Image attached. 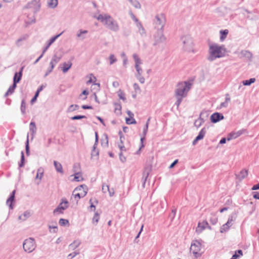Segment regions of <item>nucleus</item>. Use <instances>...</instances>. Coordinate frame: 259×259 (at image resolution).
Wrapping results in <instances>:
<instances>
[{"label":"nucleus","instance_id":"b1692460","mask_svg":"<svg viewBox=\"0 0 259 259\" xmlns=\"http://www.w3.org/2000/svg\"><path fill=\"white\" fill-rule=\"evenodd\" d=\"M17 85L13 83V85L11 86L7 92H6L5 94V96H8L10 94H12L15 91V88H16Z\"/></svg>","mask_w":259,"mask_h":259},{"label":"nucleus","instance_id":"412c9836","mask_svg":"<svg viewBox=\"0 0 259 259\" xmlns=\"http://www.w3.org/2000/svg\"><path fill=\"white\" fill-rule=\"evenodd\" d=\"M228 33H229V31L227 29L220 31V34H221L220 39L222 41H223L225 40V39L226 38L227 35H228Z\"/></svg>","mask_w":259,"mask_h":259},{"label":"nucleus","instance_id":"603ef678","mask_svg":"<svg viewBox=\"0 0 259 259\" xmlns=\"http://www.w3.org/2000/svg\"><path fill=\"white\" fill-rule=\"evenodd\" d=\"M178 160H177H177H175V161H174V162H173L170 164V165L169 166V168H172V167L174 166V165H175V164H176L178 163Z\"/></svg>","mask_w":259,"mask_h":259},{"label":"nucleus","instance_id":"69168bd1","mask_svg":"<svg viewBox=\"0 0 259 259\" xmlns=\"http://www.w3.org/2000/svg\"><path fill=\"white\" fill-rule=\"evenodd\" d=\"M128 130V127H126V126H124L123 127V131L124 132V133H126L127 132Z\"/></svg>","mask_w":259,"mask_h":259},{"label":"nucleus","instance_id":"72a5a7b5","mask_svg":"<svg viewBox=\"0 0 259 259\" xmlns=\"http://www.w3.org/2000/svg\"><path fill=\"white\" fill-rule=\"evenodd\" d=\"M80 243V242L79 240H75L70 245V247L72 249H75L79 245Z\"/></svg>","mask_w":259,"mask_h":259},{"label":"nucleus","instance_id":"13d9d810","mask_svg":"<svg viewBox=\"0 0 259 259\" xmlns=\"http://www.w3.org/2000/svg\"><path fill=\"white\" fill-rule=\"evenodd\" d=\"M134 89L135 90H139V91L140 90V88L138 84L135 83L134 84Z\"/></svg>","mask_w":259,"mask_h":259},{"label":"nucleus","instance_id":"9d476101","mask_svg":"<svg viewBox=\"0 0 259 259\" xmlns=\"http://www.w3.org/2000/svg\"><path fill=\"white\" fill-rule=\"evenodd\" d=\"M242 134V131H238L237 132H232L228 135L227 140L228 141H230L233 139H236L237 138L241 136Z\"/></svg>","mask_w":259,"mask_h":259},{"label":"nucleus","instance_id":"f03ea898","mask_svg":"<svg viewBox=\"0 0 259 259\" xmlns=\"http://www.w3.org/2000/svg\"><path fill=\"white\" fill-rule=\"evenodd\" d=\"M97 19L112 31H116L119 29L117 22L109 15L100 14Z\"/></svg>","mask_w":259,"mask_h":259},{"label":"nucleus","instance_id":"680f3d73","mask_svg":"<svg viewBox=\"0 0 259 259\" xmlns=\"http://www.w3.org/2000/svg\"><path fill=\"white\" fill-rule=\"evenodd\" d=\"M226 138H222L221 140V141L220 142V144H224V143H226Z\"/></svg>","mask_w":259,"mask_h":259},{"label":"nucleus","instance_id":"0eeeda50","mask_svg":"<svg viewBox=\"0 0 259 259\" xmlns=\"http://www.w3.org/2000/svg\"><path fill=\"white\" fill-rule=\"evenodd\" d=\"M68 207V202L66 199H62L58 207L54 210V214L62 213L63 211Z\"/></svg>","mask_w":259,"mask_h":259},{"label":"nucleus","instance_id":"20e7f679","mask_svg":"<svg viewBox=\"0 0 259 259\" xmlns=\"http://www.w3.org/2000/svg\"><path fill=\"white\" fill-rule=\"evenodd\" d=\"M87 191L88 189L86 186L80 185L74 190L71 199L77 203L81 198L84 197L86 195Z\"/></svg>","mask_w":259,"mask_h":259},{"label":"nucleus","instance_id":"423d86ee","mask_svg":"<svg viewBox=\"0 0 259 259\" xmlns=\"http://www.w3.org/2000/svg\"><path fill=\"white\" fill-rule=\"evenodd\" d=\"M35 247V242L32 238L26 239L23 243V248L26 252H31L34 250Z\"/></svg>","mask_w":259,"mask_h":259},{"label":"nucleus","instance_id":"a18cd8bd","mask_svg":"<svg viewBox=\"0 0 259 259\" xmlns=\"http://www.w3.org/2000/svg\"><path fill=\"white\" fill-rule=\"evenodd\" d=\"M78 106L77 105H71V106H70V107L69 108V110L70 111H74L78 108Z\"/></svg>","mask_w":259,"mask_h":259},{"label":"nucleus","instance_id":"39448f33","mask_svg":"<svg viewBox=\"0 0 259 259\" xmlns=\"http://www.w3.org/2000/svg\"><path fill=\"white\" fill-rule=\"evenodd\" d=\"M190 251L195 257H198L201 255L203 251L201 250V244L197 241H194L191 246Z\"/></svg>","mask_w":259,"mask_h":259},{"label":"nucleus","instance_id":"393cba45","mask_svg":"<svg viewBox=\"0 0 259 259\" xmlns=\"http://www.w3.org/2000/svg\"><path fill=\"white\" fill-rule=\"evenodd\" d=\"M48 6L51 8H54L58 5V0H49Z\"/></svg>","mask_w":259,"mask_h":259},{"label":"nucleus","instance_id":"7ed1b4c3","mask_svg":"<svg viewBox=\"0 0 259 259\" xmlns=\"http://www.w3.org/2000/svg\"><path fill=\"white\" fill-rule=\"evenodd\" d=\"M226 49L223 46L218 45H211L209 46V59L213 60L217 58H221L225 55Z\"/></svg>","mask_w":259,"mask_h":259},{"label":"nucleus","instance_id":"a878e982","mask_svg":"<svg viewBox=\"0 0 259 259\" xmlns=\"http://www.w3.org/2000/svg\"><path fill=\"white\" fill-rule=\"evenodd\" d=\"M243 255L242 251L241 250H238L235 252V254L233 255L231 259H237Z\"/></svg>","mask_w":259,"mask_h":259},{"label":"nucleus","instance_id":"6e6d98bb","mask_svg":"<svg viewBox=\"0 0 259 259\" xmlns=\"http://www.w3.org/2000/svg\"><path fill=\"white\" fill-rule=\"evenodd\" d=\"M120 160H121L122 162H123V161H125V160H126L125 157L124 156H123L122 155L121 153H120Z\"/></svg>","mask_w":259,"mask_h":259},{"label":"nucleus","instance_id":"cd10ccee","mask_svg":"<svg viewBox=\"0 0 259 259\" xmlns=\"http://www.w3.org/2000/svg\"><path fill=\"white\" fill-rule=\"evenodd\" d=\"M126 123L127 124H136L137 123L134 117H126L125 118Z\"/></svg>","mask_w":259,"mask_h":259},{"label":"nucleus","instance_id":"3c124183","mask_svg":"<svg viewBox=\"0 0 259 259\" xmlns=\"http://www.w3.org/2000/svg\"><path fill=\"white\" fill-rule=\"evenodd\" d=\"M251 189L252 190H256L259 189V184L254 185L252 187Z\"/></svg>","mask_w":259,"mask_h":259},{"label":"nucleus","instance_id":"79ce46f5","mask_svg":"<svg viewBox=\"0 0 259 259\" xmlns=\"http://www.w3.org/2000/svg\"><path fill=\"white\" fill-rule=\"evenodd\" d=\"M86 116L84 115H77L71 117V119L72 120H77V119H80L82 118H85Z\"/></svg>","mask_w":259,"mask_h":259},{"label":"nucleus","instance_id":"f3484780","mask_svg":"<svg viewBox=\"0 0 259 259\" xmlns=\"http://www.w3.org/2000/svg\"><path fill=\"white\" fill-rule=\"evenodd\" d=\"M15 192H16V191L14 190L12 192L11 196H10V197L8 198V199L7 201V204L8 205H9L11 208H13L12 204H13V201L14 200Z\"/></svg>","mask_w":259,"mask_h":259},{"label":"nucleus","instance_id":"f8f14e48","mask_svg":"<svg viewBox=\"0 0 259 259\" xmlns=\"http://www.w3.org/2000/svg\"><path fill=\"white\" fill-rule=\"evenodd\" d=\"M23 69L24 67H22L19 72L16 73L15 74L13 79V83H15L16 84H17V83H18L21 79Z\"/></svg>","mask_w":259,"mask_h":259},{"label":"nucleus","instance_id":"09e8293b","mask_svg":"<svg viewBox=\"0 0 259 259\" xmlns=\"http://www.w3.org/2000/svg\"><path fill=\"white\" fill-rule=\"evenodd\" d=\"M24 160V155L23 152H21V161L22 163L20 164V166L22 167L23 165V161Z\"/></svg>","mask_w":259,"mask_h":259},{"label":"nucleus","instance_id":"aec40b11","mask_svg":"<svg viewBox=\"0 0 259 259\" xmlns=\"http://www.w3.org/2000/svg\"><path fill=\"white\" fill-rule=\"evenodd\" d=\"M54 164L57 171L62 174L63 172V170L61 164L56 161H54Z\"/></svg>","mask_w":259,"mask_h":259},{"label":"nucleus","instance_id":"e433bc0d","mask_svg":"<svg viewBox=\"0 0 259 259\" xmlns=\"http://www.w3.org/2000/svg\"><path fill=\"white\" fill-rule=\"evenodd\" d=\"M96 146L97 144L95 143L93 147V149L92 152V155L93 156H98L99 155V152L96 150Z\"/></svg>","mask_w":259,"mask_h":259},{"label":"nucleus","instance_id":"bf43d9fd","mask_svg":"<svg viewBox=\"0 0 259 259\" xmlns=\"http://www.w3.org/2000/svg\"><path fill=\"white\" fill-rule=\"evenodd\" d=\"M253 198L256 199H259V193H256L253 195Z\"/></svg>","mask_w":259,"mask_h":259},{"label":"nucleus","instance_id":"2eb2a0df","mask_svg":"<svg viewBox=\"0 0 259 259\" xmlns=\"http://www.w3.org/2000/svg\"><path fill=\"white\" fill-rule=\"evenodd\" d=\"M206 133V131L204 128H202L199 132L198 135L196 137L195 139L193 142V144L195 145L198 141L202 139Z\"/></svg>","mask_w":259,"mask_h":259},{"label":"nucleus","instance_id":"bb28decb","mask_svg":"<svg viewBox=\"0 0 259 259\" xmlns=\"http://www.w3.org/2000/svg\"><path fill=\"white\" fill-rule=\"evenodd\" d=\"M114 106V112L117 114H120L121 110V106L119 103H115Z\"/></svg>","mask_w":259,"mask_h":259},{"label":"nucleus","instance_id":"dca6fc26","mask_svg":"<svg viewBox=\"0 0 259 259\" xmlns=\"http://www.w3.org/2000/svg\"><path fill=\"white\" fill-rule=\"evenodd\" d=\"M88 78H89V80L87 81V83L90 84L94 83V85L97 86L98 90H99L100 88V84L95 83L97 80L96 77H95L93 74H90L88 76Z\"/></svg>","mask_w":259,"mask_h":259},{"label":"nucleus","instance_id":"5fc2aeb1","mask_svg":"<svg viewBox=\"0 0 259 259\" xmlns=\"http://www.w3.org/2000/svg\"><path fill=\"white\" fill-rule=\"evenodd\" d=\"M149 119H148V121L146 123V127H145V129L144 130V133L146 134V132H147V130H148V124H149Z\"/></svg>","mask_w":259,"mask_h":259},{"label":"nucleus","instance_id":"37998d69","mask_svg":"<svg viewBox=\"0 0 259 259\" xmlns=\"http://www.w3.org/2000/svg\"><path fill=\"white\" fill-rule=\"evenodd\" d=\"M60 57H57V56L55 55L53 57L52 59V61H53L55 64H57V63L60 61Z\"/></svg>","mask_w":259,"mask_h":259},{"label":"nucleus","instance_id":"473e14b6","mask_svg":"<svg viewBox=\"0 0 259 259\" xmlns=\"http://www.w3.org/2000/svg\"><path fill=\"white\" fill-rule=\"evenodd\" d=\"M247 175H248V170L246 169H242L240 172L239 176L242 179H244V178H246L247 176Z\"/></svg>","mask_w":259,"mask_h":259},{"label":"nucleus","instance_id":"f257e3e1","mask_svg":"<svg viewBox=\"0 0 259 259\" xmlns=\"http://www.w3.org/2000/svg\"><path fill=\"white\" fill-rule=\"evenodd\" d=\"M191 87V83L187 82H179L177 85L175 94L177 99V106L178 107L182 102V98L186 96L188 92Z\"/></svg>","mask_w":259,"mask_h":259},{"label":"nucleus","instance_id":"4c0bfd02","mask_svg":"<svg viewBox=\"0 0 259 259\" xmlns=\"http://www.w3.org/2000/svg\"><path fill=\"white\" fill-rule=\"evenodd\" d=\"M135 68L136 69L137 73L139 75H141L142 73V68L140 67V65H135Z\"/></svg>","mask_w":259,"mask_h":259},{"label":"nucleus","instance_id":"c85d7f7f","mask_svg":"<svg viewBox=\"0 0 259 259\" xmlns=\"http://www.w3.org/2000/svg\"><path fill=\"white\" fill-rule=\"evenodd\" d=\"M133 58L135 62V65H141L142 64V61L137 55L134 54Z\"/></svg>","mask_w":259,"mask_h":259},{"label":"nucleus","instance_id":"49530a36","mask_svg":"<svg viewBox=\"0 0 259 259\" xmlns=\"http://www.w3.org/2000/svg\"><path fill=\"white\" fill-rule=\"evenodd\" d=\"M137 77L139 79V81L142 83H144L145 82V78L142 76H141V75H137Z\"/></svg>","mask_w":259,"mask_h":259},{"label":"nucleus","instance_id":"9b49d317","mask_svg":"<svg viewBox=\"0 0 259 259\" xmlns=\"http://www.w3.org/2000/svg\"><path fill=\"white\" fill-rule=\"evenodd\" d=\"M102 190L104 193H108L110 196H113L114 194V190L113 188H110L109 186L104 184L102 186Z\"/></svg>","mask_w":259,"mask_h":259},{"label":"nucleus","instance_id":"8fccbe9b","mask_svg":"<svg viewBox=\"0 0 259 259\" xmlns=\"http://www.w3.org/2000/svg\"><path fill=\"white\" fill-rule=\"evenodd\" d=\"M82 108L84 109H92L93 108L92 106H88V105H82Z\"/></svg>","mask_w":259,"mask_h":259},{"label":"nucleus","instance_id":"e2e57ef3","mask_svg":"<svg viewBox=\"0 0 259 259\" xmlns=\"http://www.w3.org/2000/svg\"><path fill=\"white\" fill-rule=\"evenodd\" d=\"M28 149H29V147H28V140L27 141V145L26 146V152L28 153Z\"/></svg>","mask_w":259,"mask_h":259},{"label":"nucleus","instance_id":"c03bdc74","mask_svg":"<svg viewBox=\"0 0 259 259\" xmlns=\"http://www.w3.org/2000/svg\"><path fill=\"white\" fill-rule=\"evenodd\" d=\"M30 130H32L33 133H34L35 132L36 126H35V124L34 122H32L30 123Z\"/></svg>","mask_w":259,"mask_h":259},{"label":"nucleus","instance_id":"7c9ffc66","mask_svg":"<svg viewBox=\"0 0 259 259\" xmlns=\"http://www.w3.org/2000/svg\"><path fill=\"white\" fill-rule=\"evenodd\" d=\"M117 95H118V97H119L120 99H121V100H123V101H124V100H125V99H126V98H125V94H124V93L122 91H121V90H119L117 92Z\"/></svg>","mask_w":259,"mask_h":259},{"label":"nucleus","instance_id":"4d7b16f0","mask_svg":"<svg viewBox=\"0 0 259 259\" xmlns=\"http://www.w3.org/2000/svg\"><path fill=\"white\" fill-rule=\"evenodd\" d=\"M127 114H128L129 117H134V114L131 112L130 111H127Z\"/></svg>","mask_w":259,"mask_h":259},{"label":"nucleus","instance_id":"5701e85b","mask_svg":"<svg viewBox=\"0 0 259 259\" xmlns=\"http://www.w3.org/2000/svg\"><path fill=\"white\" fill-rule=\"evenodd\" d=\"M61 35V34L57 35L56 36H55L54 37H52L49 41L47 46L46 47V49L43 51V53H45V52L47 50V49L50 47V46L55 41V40Z\"/></svg>","mask_w":259,"mask_h":259},{"label":"nucleus","instance_id":"0e129e2a","mask_svg":"<svg viewBox=\"0 0 259 259\" xmlns=\"http://www.w3.org/2000/svg\"><path fill=\"white\" fill-rule=\"evenodd\" d=\"M37 98L34 97L31 100V103L33 104L36 100Z\"/></svg>","mask_w":259,"mask_h":259},{"label":"nucleus","instance_id":"338daca9","mask_svg":"<svg viewBox=\"0 0 259 259\" xmlns=\"http://www.w3.org/2000/svg\"><path fill=\"white\" fill-rule=\"evenodd\" d=\"M42 89H43V87H42V86H41V87H40L37 89V91H38V92H39L40 93V92L42 91Z\"/></svg>","mask_w":259,"mask_h":259},{"label":"nucleus","instance_id":"de8ad7c7","mask_svg":"<svg viewBox=\"0 0 259 259\" xmlns=\"http://www.w3.org/2000/svg\"><path fill=\"white\" fill-rule=\"evenodd\" d=\"M88 32L87 30H80L79 33L77 34V36L78 37H81L82 34H85Z\"/></svg>","mask_w":259,"mask_h":259},{"label":"nucleus","instance_id":"a211bd4d","mask_svg":"<svg viewBox=\"0 0 259 259\" xmlns=\"http://www.w3.org/2000/svg\"><path fill=\"white\" fill-rule=\"evenodd\" d=\"M44 175V170L41 168H39L37 170V174L35 177L36 180H38V181L37 182V184H38L41 180Z\"/></svg>","mask_w":259,"mask_h":259},{"label":"nucleus","instance_id":"052dcab7","mask_svg":"<svg viewBox=\"0 0 259 259\" xmlns=\"http://www.w3.org/2000/svg\"><path fill=\"white\" fill-rule=\"evenodd\" d=\"M56 64H55L53 61H51L50 65L51 66V70H52Z\"/></svg>","mask_w":259,"mask_h":259},{"label":"nucleus","instance_id":"f704fd0d","mask_svg":"<svg viewBox=\"0 0 259 259\" xmlns=\"http://www.w3.org/2000/svg\"><path fill=\"white\" fill-rule=\"evenodd\" d=\"M59 223L61 226L69 225V221L67 220L61 219L59 220Z\"/></svg>","mask_w":259,"mask_h":259},{"label":"nucleus","instance_id":"58836bf2","mask_svg":"<svg viewBox=\"0 0 259 259\" xmlns=\"http://www.w3.org/2000/svg\"><path fill=\"white\" fill-rule=\"evenodd\" d=\"M25 109H26V103L24 100H23L21 102V110L23 113H24L25 112Z\"/></svg>","mask_w":259,"mask_h":259},{"label":"nucleus","instance_id":"4468645a","mask_svg":"<svg viewBox=\"0 0 259 259\" xmlns=\"http://www.w3.org/2000/svg\"><path fill=\"white\" fill-rule=\"evenodd\" d=\"M223 118V116H222L219 113H213L210 116L211 121L213 123L217 122Z\"/></svg>","mask_w":259,"mask_h":259},{"label":"nucleus","instance_id":"6ab92c4d","mask_svg":"<svg viewBox=\"0 0 259 259\" xmlns=\"http://www.w3.org/2000/svg\"><path fill=\"white\" fill-rule=\"evenodd\" d=\"M62 65V70L63 72H66L71 68L72 63L70 62H65Z\"/></svg>","mask_w":259,"mask_h":259},{"label":"nucleus","instance_id":"2f4dec72","mask_svg":"<svg viewBox=\"0 0 259 259\" xmlns=\"http://www.w3.org/2000/svg\"><path fill=\"white\" fill-rule=\"evenodd\" d=\"M255 80L254 78H250L249 80H246L243 81V84L244 85H249L251 84L252 83H253Z\"/></svg>","mask_w":259,"mask_h":259},{"label":"nucleus","instance_id":"864d4df0","mask_svg":"<svg viewBox=\"0 0 259 259\" xmlns=\"http://www.w3.org/2000/svg\"><path fill=\"white\" fill-rule=\"evenodd\" d=\"M144 140V138H142L141 139V147H140V149H139V151H140V149H141V148H143V147H144V144H143Z\"/></svg>","mask_w":259,"mask_h":259},{"label":"nucleus","instance_id":"a19ab883","mask_svg":"<svg viewBox=\"0 0 259 259\" xmlns=\"http://www.w3.org/2000/svg\"><path fill=\"white\" fill-rule=\"evenodd\" d=\"M109 60H110V64H112L113 63H114V62H115L116 61V59L115 57V56H114V55H110V57H109Z\"/></svg>","mask_w":259,"mask_h":259},{"label":"nucleus","instance_id":"ddd939ff","mask_svg":"<svg viewBox=\"0 0 259 259\" xmlns=\"http://www.w3.org/2000/svg\"><path fill=\"white\" fill-rule=\"evenodd\" d=\"M156 24L162 28L165 21L164 16L162 14L157 16H156Z\"/></svg>","mask_w":259,"mask_h":259},{"label":"nucleus","instance_id":"c756f323","mask_svg":"<svg viewBox=\"0 0 259 259\" xmlns=\"http://www.w3.org/2000/svg\"><path fill=\"white\" fill-rule=\"evenodd\" d=\"M118 146L121 152L125 151L126 150L125 148L123 145L121 137L120 138V142L118 143Z\"/></svg>","mask_w":259,"mask_h":259},{"label":"nucleus","instance_id":"774afa93","mask_svg":"<svg viewBox=\"0 0 259 259\" xmlns=\"http://www.w3.org/2000/svg\"><path fill=\"white\" fill-rule=\"evenodd\" d=\"M39 92H38V91H36V93H35V94L34 97H35V98H37V97H38V95H39Z\"/></svg>","mask_w":259,"mask_h":259},{"label":"nucleus","instance_id":"6e6552de","mask_svg":"<svg viewBox=\"0 0 259 259\" xmlns=\"http://www.w3.org/2000/svg\"><path fill=\"white\" fill-rule=\"evenodd\" d=\"M208 227L209 225L207 221H203L201 222H199L196 229V232L197 233H201L204 230Z\"/></svg>","mask_w":259,"mask_h":259},{"label":"nucleus","instance_id":"1a4fd4ad","mask_svg":"<svg viewBox=\"0 0 259 259\" xmlns=\"http://www.w3.org/2000/svg\"><path fill=\"white\" fill-rule=\"evenodd\" d=\"M234 219L233 217L229 219L228 222L225 224L223 225L221 228V232L223 233L228 231L230 227L233 225Z\"/></svg>","mask_w":259,"mask_h":259},{"label":"nucleus","instance_id":"c9c22d12","mask_svg":"<svg viewBox=\"0 0 259 259\" xmlns=\"http://www.w3.org/2000/svg\"><path fill=\"white\" fill-rule=\"evenodd\" d=\"M100 219V215L98 213H95L93 218V223L94 224H97Z\"/></svg>","mask_w":259,"mask_h":259},{"label":"nucleus","instance_id":"4be33fe9","mask_svg":"<svg viewBox=\"0 0 259 259\" xmlns=\"http://www.w3.org/2000/svg\"><path fill=\"white\" fill-rule=\"evenodd\" d=\"M74 181L76 182L82 181L83 180V178L82 176V175L80 172H76L74 175Z\"/></svg>","mask_w":259,"mask_h":259},{"label":"nucleus","instance_id":"ea45409f","mask_svg":"<svg viewBox=\"0 0 259 259\" xmlns=\"http://www.w3.org/2000/svg\"><path fill=\"white\" fill-rule=\"evenodd\" d=\"M89 94V92L87 90H84L82 93L80 95V97L81 98L82 95L84 96L83 98H82V100H85L87 98V96Z\"/></svg>","mask_w":259,"mask_h":259}]
</instances>
